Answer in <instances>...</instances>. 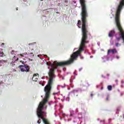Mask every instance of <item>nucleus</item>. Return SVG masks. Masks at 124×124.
<instances>
[{
  "mask_svg": "<svg viewBox=\"0 0 124 124\" xmlns=\"http://www.w3.org/2000/svg\"><path fill=\"white\" fill-rule=\"evenodd\" d=\"M80 3L81 5V21L78 20L77 26L79 29H81L82 33V37L81 40H87L88 39V24H87V17L88 16V12L87 11V6H86L85 0H79Z\"/></svg>",
  "mask_w": 124,
  "mask_h": 124,
  "instance_id": "obj_1",
  "label": "nucleus"
},
{
  "mask_svg": "<svg viewBox=\"0 0 124 124\" xmlns=\"http://www.w3.org/2000/svg\"><path fill=\"white\" fill-rule=\"evenodd\" d=\"M123 6H124V0H121L116 11L115 22L116 27L119 31L121 35V37H117L116 39L117 41H120L122 37L124 42V29H123V27H122V25H121V22H120V14H121V11H122Z\"/></svg>",
  "mask_w": 124,
  "mask_h": 124,
  "instance_id": "obj_2",
  "label": "nucleus"
},
{
  "mask_svg": "<svg viewBox=\"0 0 124 124\" xmlns=\"http://www.w3.org/2000/svg\"><path fill=\"white\" fill-rule=\"evenodd\" d=\"M32 80L34 82H37L38 80V74H34L32 78Z\"/></svg>",
  "mask_w": 124,
  "mask_h": 124,
  "instance_id": "obj_3",
  "label": "nucleus"
},
{
  "mask_svg": "<svg viewBox=\"0 0 124 124\" xmlns=\"http://www.w3.org/2000/svg\"><path fill=\"white\" fill-rule=\"evenodd\" d=\"M110 52L112 53V54H114V53L118 54V51H117V49H116V48L112 49L111 50L108 49V55H109Z\"/></svg>",
  "mask_w": 124,
  "mask_h": 124,
  "instance_id": "obj_4",
  "label": "nucleus"
},
{
  "mask_svg": "<svg viewBox=\"0 0 124 124\" xmlns=\"http://www.w3.org/2000/svg\"><path fill=\"white\" fill-rule=\"evenodd\" d=\"M115 33H116L115 30H111L108 33L109 37H113L115 35Z\"/></svg>",
  "mask_w": 124,
  "mask_h": 124,
  "instance_id": "obj_5",
  "label": "nucleus"
},
{
  "mask_svg": "<svg viewBox=\"0 0 124 124\" xmlns=\"http://www.w3.org/2000/svg\"><path fill=\"white\" fill-rule=\"evenodd\" d=\"M24 68H25V72H30V69H31V67L28 64H24Z\"/></svg>",
  "mask_w": 124,
  "mask_h": 124,
  "instance_id": "obj_6",
  "label": "nucleus"
},
{
  "mask_svg": "<svg viewBox=\"0 0 124 124\" xmlns=\"http://www.w3.org/2000/svg\"><path fill=\"white\" fill-rule=\"evenodd\" d=\"M18 67H19V68H20V69L21 71H22V72H25V69H24V65H19Z\"/></svg>",
  "mask_w": 124,
  "mask_h": 124,
  "instance_id": "obj_7",
  "label": "nucleus"
},
{
  "mask_svg": "<svg viewBox=\"0 0 124 124\" xmlns=\"http://www.w3.org/2000/svg\"><path fill=\"white\" fill-rule=\"evenodd\" d=\"M5 62H6V61L4 60H0V66H1V65H2L3 63H4Z\"/></svg>",
  "mask_w": 124,
  "mask_h": 124,
  "instance_id": "obj_8",
  "label": "nucleus"
},
{
  "mask_svg": "<svg viewBox=\"0 0 124 124\" xmlns=\"http://www.w3.org/2000/svg\"><path fill=\"white\" fill-rule=\"evenodd\" d=\"M112 87L111 85H108V91H112Z\"/></svg>",
  "mask_w": 124,
  "mask_h": 124,
  "instance_id": "obj_9",
  "label": "nucleus"
},
{
  "mask_svg": "<svg viewBox=\"0 0 124 124\" xmlns=\"http://www.w3.org/2000/svg\"><path fill=\"white\" fill-rule=\"evenodd\" d=\"M0 57H3V52L0 51Z\"/></svg>",
  "mask_w": 124,
  "mask_h": 124,
  "instance_id": "obj_10",
  "label": "nucleus"
},
{
  "mask_svg": "<svg viewBox=\"0 0 124 124\" xmlns=\"http://www.w3.org/2000/svg\"><path fill=\"white\" fill-rule=\"evenodd\" d=\"M16 61H18V60H19V58H17V57H16V56H14V58H13V60L14 61V60H15V59H16Z\"/></svg>",
  "mask_w": 124,
  "mask_h": 124,
  "instance_id": "obj_11",
  "label": "nucleus"
},
{
  "mask_svg": "<svg viewBox=\"0 0 124 124\" xmlns=\"http://www.w3.org/2000/svg\"><path fill=\"white\" fill-rule=\"evenodd\" d=\"M115 46L116 47H119V46H121V44H119V43H116Z\"/></svg>",
  "mask_w": 124,
  "mask_h": 124,
  "instance_id": "obj_12",
  "label": "nucleus"
},
{
  "mask_svg": "<svg viewBox=\"0 0 124 124\" xmlns=\"http://www.w3.org/2000/svg\"><path fill=\"white\" fill-rule=\"evenodd\" d=\"M32 54H33V49H31L30 53V55H32Z\"/></svg>",
  "mask_w": 124,
  "mask_h": 124,
  "instance_id": "obj_13",
  "label": "nucleus"
},
{
  "mask_svg": "<svg viewBox=\"0 0 124 124\" xmlns=\"http://www.w3.org/2000/svg\"><path fill=\"white\" fill-rule=\"evenodd\" d=\"M41 120H40V119H39L38 120V121H37V123L39 124H41Z\"/></svg>",
  "mask_w": 124,
  "mask_h": 124,
  "instance_id": "obj_14",
  "label": "nucleus"
},
{
  "mask_svg": "<svg viewBox=\"0 0 124 124\" xmlns=\"http://www.w3.org/2000/svg\"><path fill=\"white\" fill-rule=\"evenodd\" d=\"M70 116V117H72V116H74V113H71Z\"/></svg>",
  "mask_w": 124,
  "mask_h": 124,
  "instance_id": "obj_15",
  "label": "nucleus"
},
{
  "mask_svg": "<svg viewBox=\"0 0 124 124\" xmlns=\"http://www.w3.org/2000/svg\"><path fill=\"white\" fill-rule=\"evenodd\" d=\"M24 55H25V53H23V54H19V55H20L21 57H24Z\"/></svg>",
  "mask_w": 124,
  "mask_h": 124,
  "instance_id": "obj_16",
  "label": "nucleus"
},
{
  "mask_svg": "<svg viewBox=\"0 0 124 124\" xmlns=\"http://www.w3.org/2000/svg\"><path fill=\"white\" fill-rule=\"evenodd\" d=\"M106 100L107 101H108L109 100V96H107V98H106Z\"/></svg>",
  "mask_w": 124,
  "mask_h": 124,
  "instance_id": "obj_17",
  "label": "nucleus"
},
{
  "mask_svg": "<svg viewBox=\"0 0 124 124\" xmlns=\"http://www.w3.org/2000/svg\"><path fill=\"white\" fill-rule=\"evenodd\" d=\"M93 93H91V97H93Z\"/></svg>",
  "mask_w": 124,
  "mask_h": 124,
  "instance_id": "obj_18",
  "label": "nucleus"
},
{
  "mask_svg": "<svg viewBox=\"0 0 124 124\" xmlns=\"http://www.w3.org/2000/svg\"><path fill=\"white\" fill-rule=\"evenodd\" d=\"M82 69H83V68H80L78 70H79V71H81Z\"/></svg>",
  "mask_w": 124,
  "mask_h": 124,
  "instance_id": "obj_19",
  "label": "nucleus"
},
{
  "mask_svg": "<svg viewBox=\"0 0 124 124\" xmlns=\"http://www.w3.org/2000/svg\"><path fill=\"white\" fill-rule=\"evenodd\" d=\"M116 58H117V59H120V57L117 56H116Z\"/></svg>",
  "mask_w": 124,
  "mask_h": 124,
  "instance_id": "obj_20",
  "label": "nucleus"
},
{
  "mask_svg": "<svg viewBox=\"0 0 124 124\" xmlns=\"http://www.w3.org/2000/svg\"><path fill=\"white\" fill-rule=\"evenodd\" d=\"M20 62H22V63H23V64L24 63V62L22 61H21Z\"/></svg>",
  "mask_w": 124,
  "mask_h": 124,
  "instance_id": "obj_21",
  "label": "nucleus"
},
{
  "mask_svg": "<svg viewBox=\"0 0 124 124\" xmlns=\"http://www.w3.org/2000/svg\"><path fill=\"white\" fill-rule=\"evenodd\" d=\"M16 10H18V8H16Z\"/></svg>",
  "mask_w": 124,
  "mask_h": 124,
  "instance_id": "obj_22",
  "label": "nucleus"
},
{
  "mask_svg": "<svg viewBox=\"0 0 124 124\" xmlns=\"http://www.w3.org/2000/svg\"><path fill=\"white\" fill-rule=\"evenodd\" d=\"M81 59H83V57H81Z\"/></svg>",
  "mask_w": 124,
  "mask_h": 124,
  "instance_id": "obj_23",
  "label": "nucleus"
},
{
  "mask_svg": "<svg viewBox=\"0 0 124 124\" xmlns=\"http://www.w3.org/2000/svg\"><path fill=\"white\" fill-rule=\"evenodd\" d=\"M116 82H118V80H116Z\"/></svg>",
  "mask_w": 124,
  "mask_h": 124,
  "instance_id": "obj_24",
  "label": "nucleus"
},
{
  "mask_svg": "<svg viewBox=\"0 0 124 124\" xmlns=\"http://www.w3.org/2000/svg\"><path fill=\"white\" fill-rule=\"evenodd\" d=\"M88 86H90V84H88Z\"/></svg>",
  "mask_w": 124,
  "mask_h": 124,
  "instance_id": "obj_25",
  "label": "nucleus"
},
{
  "mask_svg": "<svg viewBox=\"0 0 124 124\" xmlns=\"http://www.w3.org/2000/svg\"><path fill=\"white\" fill-rule=\"evenodd\" d=\"M42 86H44V85L43 84Z\"/></svg>",
  "mask_w": 124,
  "mask_h": 124,
  "instance_id": "obj_26",
  "label": "nucleus"
},
{
  "mask_svg": "<svg viewBox=\"0 0 124 124\" xmlns=\"http://www.w3.org/2000/svg\"><path fill=\"white\" fill-rule=\"evenodd\" d=\"M42 86H44V85L43 84Z\"/></svg>",
  "mask_w": 124,
  "mask_h": 124,
  "instance_id": "obj_27",
  "label": "nucleus"
},
{
  "mask_svg": "<svg viewBox=\"0 0 124 124\" xmlns=\"http://www.w3.org/2000/svg\"><path fill=\"white\" fill-rule=\"evenodd\" d=\"M41 1H42L43 0H41Z\"/></svg>",
  "mask_w": 124,
  "mask_h": 124,
  "instance_id": "obj_28",
  "label": "nucleus"
}]
</instances>
